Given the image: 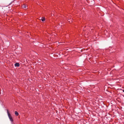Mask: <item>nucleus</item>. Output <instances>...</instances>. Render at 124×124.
Returning a JSON list of instances; mask_svg holds the SVG:
<instances>
[{
  "instance_id": "7ed1b4c3",
  "label": "nucleus",
  "mask_w": 124,
  "mask_h": 124,
  "mask_svg": "<svg viewBox=\"0 0 124 124\" xmlns=\"http://www.w3.org/2000/svg\"><path fill=\"white\" fill-rule=\"evenodd\" d=\"M22 8H26V6L25 5H23L22 6Z\"/></svg>"
},
{
  "instance_id": "39448f33",
  "label": "nucleus",
  "mask_w": 124,
  "mask_h": 124,
  "mask_svg": "<svg viewBox=\"0 0 124 124\" xmlns=\"http://www.w3.org/2000/svg\"><path fill=\"white\" fill-rule=\"evenodd\" d=\"M41 20L42 22H44L45 20V19L44 17H42Z\"/></svg>"
},
{
  "instance_id": "20e7f679",
  "label": "nucleus",
  "mask_w": 124,
  "mask_h": 124,
  "mask_svg": "<svg viewBox=\"0 0 124 124\" xmlns=\"http://www.w3.org/2000/svg\"><path fill=\"white\" fill-rule=\"evenodd\" d=\"M15 114L16 116H18L19 115V114L18 112L16 111L15 112Z\"/></svg>"
},
{
  "instance_id": "423d86ee",
  "label": "nucleus",
  "mask_w": 124,
  "mask_h": 124,
  "mask_svg": "<svg viewBox=\"0 0 124 124\" xmlns=\"http://www.w3.org/2000/svg\"><path fill=\"white\" fill-rule=\"evenodd\" d=\"M123 91L124 93V89L123 90Z\"/></svg>"
},
{
  "instance_id": "f257e3e1",
  "label": "nucleus",
  "mask_w": 124,
  "mask_h": 124,
  "mask_svg": "<svg viewBox=\"0 0 124 124\" xmlns=\"http://www.w3.org/2000/svg\"><path fill=\"white\" fill-rule=\"evenodd\" d=\"M7 111L8 115L10 120L11 122H13V120L12 118V116L9 113L8 110V109H7Z\"/></svg>"
},
{
  "instance_id": "f03ea898",
  "label": "nucleus",
  "mask_w": 124,
  "mask_h": 124,
  "mask_svg": "<svg viewBox=\"0 0 124 124\" xmlns=\"http://www.w3.org/2000/svg\"><path fill=\"white\" fill-rule=\"evenodd\" d=\"M15 67H19L20 66L19 64L18 63H16L15 64Z\"/></svg>"
}]
</instances>
